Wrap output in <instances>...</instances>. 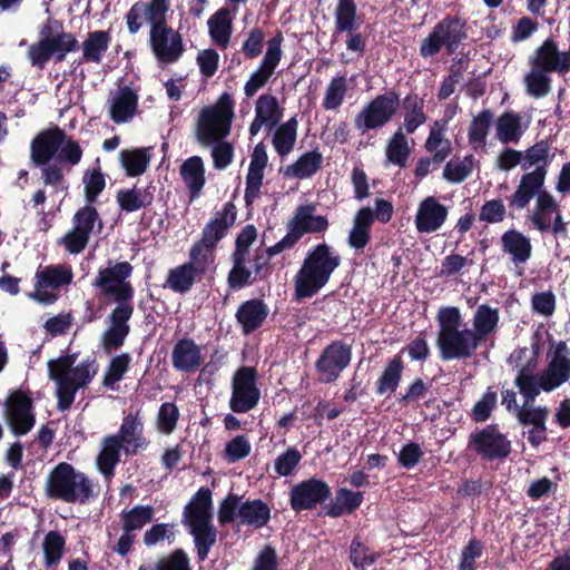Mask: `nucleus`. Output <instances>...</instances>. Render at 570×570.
Listing matches in <instances>:
<instances>
[{
	"instance_id": "obj_2",
	"label": "nucleus",
	"mask_w": 570,
	"mask_h": 570,
	"mask_svg": "<svg viewBox=\"0 0 570 570\" xmlns=\"http://www.w3.org/2000/svg\"><path fill=\"white\" fill-rule=\"evenodd\" d=\"M144 436V424L139 412L127 414L117 434L106 436L96 463L105 478L114 475V469L120 460V453L136 454L148 446Z\"/></svg>"
},
{
	"instance_id": "obj_32",
	"label": "nucleus",
	"mask_w": 570,
	"mask_h": 570,
	"mask_svg": "<svg viewBox=\"0 0 570 570\" xmlns=\"http://www.w3.org/2000/svg\"><path fill=\"white\" fill-rule=\"evenodd\" d=\"M138 95L129 87L119 89L110 106V118L116 124L127 122L137 110Z\"/></svg>"
},
{
	"instance_id": "obj_44",
	"label": "nucleus",
	"mask_w": 570,
	"mask_h": 570,
	"mask_svg": "<svg viewBox=\"0 0 570 570\" xmlns=\"http://www.w3.org/2000/svg\"><path fill=\"white\" fill-rule=\"evenodd\" d=\"M297 126L298 122L294 116L275 130L272 142L279 156L284 157L293 150L297 138Z\"/></svg>"
},
{
	"instance_id": "obj_9",
	"label": "nucleus",
	"mask_w": 570,
	"mask_h": 570,
	"mask_svg": "<svg viewBox=\"0 0 570 570\" xmlns=\"http://www.w3.org/2000/svg\"><path fill=\"white\" fill-rule=\"evenodd\" d=\"M468 39L466 20L446 14L422 39L420 56L424 59L433 58L444 48L448 56L454 55L459 47Z\"/></svg>"
},
{
	"instance_id": "obj_30",
	"label": "nucleus",
	"mask_w": 570,
	"mask_h": 570,
	"mask_svg": "<svg viewBox=\"0 0 570 570\" xmlns=\"http://www.w3.org/2000/svg\"><path fill=\"white\" fill-rule=\"evenodd\" d=\"M212 40L222 49L228 47L233 33V17L228 8L218 9L207 21Z\"/></svg>"
},
{
	"instance_id": "obj_35",
	"label": "nucleus",
	"mask_w": 570,
	"mask_h": 570,
	"mask_svg": "<svg viewBox=\"0 0 570 570\" xmlns=\"http://www.w3.org/2000/svg\"><path fill=\"white\" fill-rule=\"evenodd\" d=\"M445 124L436 120L432 125L424 148L433 155L435 165L442 164L452 153L451 141L444 138Z\"/></svg>"
},
{
	"instance_id": "obj_5",
	"label": "nucleus",
	"mask_w": 570,
	"mask_h": 570,
	"mask_svg": "<svg viewBox=\"0 0 570 570\" xmlns=\"http://www.w3.org/2000/svg\"><path fill=\"white\" fill-rule=\"evenodd\" d=\"M50 377L56 382L58 407L65 411L75 401L76 392L87 385L97 372L95 360L51 358L48 362Z\"/></svg>"
},
{
	"instance_id": "obj_43",
	"label": "nucleus",
	"mask_w": 570,
	"mask_h": 570,
	"mask_svg": "<svg viewBox=\"0 0 570 570\" xmlns=\"http://www.w3.org/2000/svg\"><path fill=\"white\" fill-rule=\"evenodd\" d=\"M551 73L543 71L534 66H530L529 72L523 77L525 92L535 99L543 98L551 92Z\"/></svg>"
},
{
	"instance_id": "obj_21",
	"label": "nucleus",
	"mask_w": 570,
	"mask_h": 570,
	"mask_svg": "<svg viewBox=\"0 0 570 570\" xmlns=\"http://www.w3.org/2000/svg\"><path fill=\"white\" fill-rule=\"evenodd\" d=\"M66 140V132L59 126L41 130L31 141V159L37 166H43L59 153Z\"/></svg>"
},
{
	"instance_id": "obj_45",
	"label": "nucleus",
	"mask_w": 570,
	"mask_h": 570,
	"mask_svg": "<svg viewBox=\"0 0 570 570\" xmlns=\"http://www.w3.org/2000/svg\"><path fill=\"white\" fill-rule=\"evenodd\" d=\"M515 385L523 397V402L533 403L542 390L541 375L534 373L532 367H522L517 377Z\"/></svg>"
},
{
	"instance_id": "obj_12",
	"label": "nucleus",
	"mask_w": 570,
	"mask_h": 570,
	"mask_svg": "<svg viewBox=\"0 0 570 570\" xmlns=\"http://www.w3.org/2000/svg\"><path fill=\"white\" fill-rule=\"evenodd\" d=\"M399 107L400 96L396 91L377 95L355 116L354 126L362 134L382 128L392 120Z\"/></svg>"
},
{
	"instance_id": "obj_46",
	"label": "nucleus",
	"mask_w": 570,
	"mask_h": 570,
	"mask_svg": "<svg viewBox=\"0 0 570 570\" xmlns=\"http://www.w3.org/2000/svg\"><path fill=\"white\" fill-rule=\"evenodd\" d=\"M240 523L261 528L269 520L268 507L259 500L246 501L239 507Z\"/></svg>"
},
{
	"instance_id": "obj_60",
	"label": "nucleus",
	"mask_w": 570,
	"mask_h": 570,
	"mask_svg": "<svg viewBox=\"0 0 570 570\" xmlns=\"http://www.w3.org/2000/svg\"><path fill=\"white\" fill-rule=\"evenodd\" d=\"M27 57L31 66L40 70H42L49 60L53 58L52 51L45 36H40V39L37 42L29 46Z\"/></svg>"
},
{
	"instance_id": "obj_48",
	"label": "nucleus",
	"mask_w": 570,
	"mask_h": 570,
	"mask_svg": "<svg viewBox=\"0 0 570 570\" xmlns=\"http://www.w3.org/2000/svg\"><path fill=\"white\" fill-rule=\"evenodd\" d=\"M361 492H352L347 489H340L334 501L331 503L327 514L334 518L351 513L362 503Z\"/></svg>"
},
{
	"instance_id": "obj_34",
	"label": "nucleus",
	"mask_w": 570,
	"mask_h": 570,
	"mask_svg": "<svg viewBox=\"0 0 570 570\" xmlns=\"http://www.w3.org/2000/svg\"><path fill=\"white\" fill-rule=\"evenodd\" d=\"M535 196L534 212L529 219L539 232L547 233L550 229L549 217L551 214L559 212V205L554 197L542 188Z\"/></svg>"
},
{
	"instance_id": "obj_61",
	"label": "nucleus",
	"mask_w": 570,
	"mask_h": 570,
	"mask_svg": "<svg viewBox=\"0 0 570 570\" xmlns=\"http://www.w3.org/2000/svg\"><path fill=\"white\" fill-rule=\"evenodd\" d=\"M134 296H127L126 299H114L117 305L109 314L110 325L121 327L125 330H130L128 325V321L131 318L134 314Z\"/></svg>"
},
{
	"instance_id": "obj_47",
	"label": "nucleus",
	"mask_w": 570,
	"mask_h": 570,
	"mask_svg": "<svg viewBox=\"0 0 570 570\" xmlns=\"http://www.w3.org/2000/svg\"><path fill=\"white\" fill-rule=\"evenodd\" d=\"M66 540L57 531H50L46 534L42 542L45 567L55 568L61 561L65 552Z\"/></svg>"
},
{
	"instance_id": "obj_37",
	"label": "nucleus",
	"mask_w": 570,
	"mask_h": 570,
	"mask_svg": "<svg viewBox=\"0 0 570 570\" xmlns=\"http://www.w3.org/2000/svg\"><path fill=\"white\" fill-rule=\"evenodd\" d=\"M493 119L494 114L491 109H483L472 118L468 129V140L475 151L484 148Z\"/></svg>"
},
{
	"instance_id": "obj_36",
	"label": "nucleus",
	"mask_w": 570,
	"mask_h": 570,
	"mask_svg": "<svg viewBox=\"0 0 570 570\" xmlns=\"http://www.w3.org/2000/svg\"><path fill=\"white\" fill-rule=\"evenodd\" d=\"M111 35L108 30H96L87 35L82 42V59L86 62L100 63L109 48Z\"/></svg>"
},
{
	"instance_id": "obj_33",
	"label": "nucleus",
	"mask_w": 570,
	"mask_h": 570,
	"mask_svg": "<svg viewBox=\"0 0 570 570\" xmlns=\"http://www.w3.org/2000/svg\"><path fill=\"white\" fill-rule=\"evenodd\" d=\"M502 249L511 255L514 264H523L532 253L530 239L517 229H509L501 236Z\"/></svg>"
},
{
	"instance_id": "obj_19",
	"label": "nucleus",
	"mask_w": 570,
	"mask_h": 570,
	"mask_svg": "<svg viewBox=\"0 0 570 570\" xmlns=\"http://www.w3.org/2000/svg\"><path fill=\"white\" fill-rule=\"evenodd\" d=\"M499 321L500 313L497 307L481 304L475 309L471 330L480 345L485 348L480 356H488V350L494 346Z\"/></svg>"
},
{
	"instance_id": "obj_63",
	"label": "nucleus",
	"mask_w": 570,
	"mask_h": 570,
	"mask_svg": "<svg viewBox=\"0 0 570 570\" xmlns=\"http://www.w3.org/2000/svg\"><path fill=\"white\" fill-rule=\"evenodd\" d=\"M179 417L178 407L170 402L161 404L157 415V430L164 434H170L177 425Z\"/></svg>"
},
{
	"instance_id": "obj_42",
	"label": "nucleus",
	"mask_w": 570,
	"mask_h": 570,
	"mask_svg": "<svg viewBox=\"0 0 570 570\" xmlns=\"http://www.w3.org/2000/svg\"><path fill=\"white\" fill-rule=\"evenodd\" d=\"M542 390L553 391L570 377L569 358H552L549 366L540 374Z\"/></svg>"
},
{
	"instance_id": "obj_41",
	"label": "nucleus",
	"mask_w": 570,
	"mask_h": 570,
	"mask_svg": "<svg viewBox=\"0 0 570 570\" xmlns=\"http://www.w3.org/2000/svg\"><path fill=\"white\" fill-rule=\"evenodd\" d=\"M402 106L405 111V130L407 134H413L428 119L424 112V99L417 94L410 92L403 99Z\"/></svg>"
},
{
	"instance_id": "obj_1",
	"label": "nucleus",
	"mask_w": 570,
	"mask_h": 570,
	"mask_svg": "<svg viewBox=\"0 0 570 570\" xmlns=\"http://www.w3.org/2000/svg\"><path fill=\"white\" fill-rule=\"evenodd\" d=\"M341 263L340 253L325 242L308 248L294 277L296 299L316 295L330 282Z\"/></svg>"
},
{
	"instance_id": "obj_22",
	"label": "nucleus",
	"mask_w": 570,
	"mask_h": 570,
	"mask_svg": "<svg viewBox=\"0 0 570 570\" xmlns=\"http://www.w3.org/2000/svg\"><path fill=\"white\" fill-rule=\"evenodd\" d=\"M237 218V208L233 202L224 204L216 210L213 217L205 224L200 242L216 249L218 243L227 235Z\"/></svg>"
},
{
	"instance_id": "obj_14",
	"label": "nucleus",
	"mask_w": 570,
	"mask_h": 570,
	"mask_svg": "<svg viewBox=\"0 0 570 570\" xmlns=\"http://www.w3.org/2000/svg\"><path fill=\"white\" fill-rule=\"evenodd\" d=\"M35 291L29 297L43 305H51L58 299V294L49 292L48 288L59 289L72 282L70 267L62 265H49L38 269L35 275Z\"/></svg>"
},
{
	"instance_id": "obj_23",
	"label": "nucleus",
	"mask_w": 570,
	"mask_h": 570,
	"mask_svg": "<svg viewBox=\"0 0 570 570\" xmlns=\"http://www.w3.org/2000/svg\"><path fill=\"white\" fill-rule=\"evenodd\" d=\"M449 208L434 196H428L419 204L415 214V228L421 234H431L439 230L445 223Z\"/></svg>"
},
{
	"instance_id": "obj_15",
	"label": "nucleus",
	"mask_w": 570,
	"mask_h": 570,
	"mask_svg": "<svg viewBox=\"0 0 570 570\" xmlns=\"http://www.w3.org/2000/svg\"><path fill=\"white\" fill-rule=\"evenodd\" d=\"M284 36L281 30H277L273 38L267 41V50L262 59L259 67L250 75V78L244 86L246 97L250 98L263 88L269 78L274 75L277 66L279 65L283 56L282 43Z\"/></svg>"
},
{
	"instance_id": "obj_31",
	"label": "nucleus",
	"mask_w": 570,
	"mask_h": 570,
	"mask_svg": "<svg viewBox=\"0 0 570 570\" xmlns=\"http://www.w3.org/2000/svg\"><path fill=\"white\" fill-rule=\"evenodd\" d=\"M180 176L189 190L190 200L198 198L206 183L202 158L193 156L186 159L180 166Z\"/></svg>"
},
{
	"instance_id": "obj_39",
	"label": "nucleus",
	"mask_w": 570,
	"mask_h": 570,
	"mask_svg": "<svg viewBox=\"0 0 570 570\" xmlns=\"http://www.w3.org/2000/svg\"><path fill=\"white\" fill-rule=\"evenodd\" d=\"M202 277L195 272L191 264H181L169 269L164 288H170L175 293L184 294L191 289L195 282Z\"/></svg>"
},
{
	"instance_id": "obj_6",
	"label": "nucleus",
	"mask_w": 570,
	"mask_h": 570,
	"mask_svg": "<svg viewBox=\"0 0 570 570\" xmlns=\"http://www.w3.org/2000/svg\"><path fill=\"white\" fill-rule=\"evenodd\" d=\"M46 494L66 503H85L98 494L97 483L71 464L61 462L48 474Z\"/></svg>"
},
{
	"instance_id": "obj_27",
	"label": "nucleus",
	"mask_w": 570,
	"mask_h": 570,
	"mask_svg": "<svg viewBox=\"0 0 570 570\" xmlns=\"http://www.w3.org/2000/svg\"><path fill=\"white\" fill-rule=\"evenodd\" d=\"M169 10V0L136 1L125 14L128 32L136 35L141 30L144 16H167Z\"/></svg>"
},
{
	"instance_id": "obj_8",
	"label": "nucleus",
	"mask_w": 570,
	"mask_h": 570,
	"mask_svg": "<svg viewBox=\"0 0 570 570\" xmlns=\"http://www.w3.org/2000/svg\"><path fill=\"white\" fill-rule=\"evenodd\" d=\"M184 522L194 537L197 554L205 560L216 543L217 532L212 523V500L209 490H199L185 508Z\"/></svg>"
},
{
	"instance_id": "obj_50",
	"label": "nucleus",
	"mask_w": 570,
	"mask_h": 570,
	"mask_svg": "<svg viewBox=\"0 0 570 570\" xmlns=\"http://www.w3.org/2000/svg\"><path fill=\"white\" fill-rule=\"evenodd\" d=\"M335 32L342 33L357 29V6L354 0H338L334 12Z\"/></svg>"
},
{
	"instance_id": "obj_53",
	"label": "nucleus",
	"mask_w": 570,
	"mask_h": 570,
	"mask_svg": "<svg viewBox=\"0 0 570 570\" xmlns=\"http://www.w3.org/2000/svg\"><path fill=\"white\" fill-rule=\"evenodd\" d=\"M96 223L99 224V229L102 227L101 219L99 217V213L92 204H86L80 207L72 217L73 228L78 232H82L88 236L94 232Z\"/></svg>"
},
{
	"instance_id": "obj_4",
	"label": "nucleus",
	"mask_w": 570,
	"mask_h": 570,
	"mask_svg": "<svg viewBox=\"0 0 570 570\" xmlns=\"http://www.w3.org/2000/svg\"><path fill=\"white\" fill-rule=\"evenodd\" d=\"M551 144L548 139L537 141L523 153L522 168L528 169L537 165L535 169L521 176L515 191L508 197L511 210H522L544 186L547 167L551 160Z\"/></svg>"
},
{
	"instance_id": "obj_54",
	"label": "nucleus",
	"mask_w": 570,
	"mask_h": 570,
	"mask_svg": "<svg viewBox=\"0 0 570 570\" xmlns=\"http://www.w3.org/2000/svg\"><path fill=\"white\" fill-rule=\"evenodd\" d=\"M154 517V509L150 505H136L128 512L122 513L124 531L131 532L141 529L149 523Z\"/></svg>"
},
{
	"instance_id": "obj_17",
	"label": "nucleus",
	"mask_w": 570,
	"mask_h": 570,
	"mask_svg": "<svg viewBox=\"0 0 570 570\" xmlns=\"http://www.w3.org/2000/svg\"><path fill=\"white\" fill-rule=\"evenodd\" d=\"M529 66H534L549 73L557 72L564 76L570 71V49L560 51L557 41L549 37L529 58Z\"/></svg>"
},
{
	"instance_id": "obj_11",
	"label": "nucleus",
	"mask_w": 570,
	"mask_h": 570,
	"mask_svg": "<svg viewBox=\"0 0 570 570\" xmlns=\"http://www.w3.org/2000/svg\"><path fill=\"white\" fill-rule=\"evenodd\" d=\"M149 24V46L160 65L176 63L185 52L183 36L167 23V16H144Z\"/></svg>"
},
{
	"instance_id": "obj_20",
	"label": "nucleus",
	"mask_w": 570,
	"mask_h": 570,
	"mask_svg": "<svg viewBox=\"0 0 570 570\" xmlns=\"http://www.w3.org/2000/svg\"><path fill=\"white\" fill-rule=\"evenodd\" d=\"M39 35L47 38L56 62L63 61L68 53L77 51L80 47L76 36L66 32L62 22L55 18L46 20Z\"/></svg>"
},
{
	"instance_id": "obj_3",
	"label": "nucleus",
	"mask_w": 570,
	"mask_h": 570,
	"mask_svg": "<svg viewBox=\"0 0 570 570\" xmlns=\"http://www.w3.org/2000/svg\"><path fill=\"white\" fill-rule=\"evenodd\" d=\"M436 347L441 356H473L482 346L463 323L461 311L456 306H442L436 316Z\"/></svg>"
},
{
	"instance_id": "obj_58",
	"label": "nucleus",
	"mask_w": 570,
	"mask_h": 570,
	"mask_svg": "<svg viewBox=\"0 0 570 570\" xmlns=\"http://www.w3.org/2000/svg\"><path fill=\"white\" fill-rule=\"evenodd\" d=\"M403 366L399 358L392 360L377 382V393L385 394L393 392L400 382Z\"/></svg>"
},
{
	"instance_id": "obj_13",
	"label": "nucleus",
	"mask_w": 570,
	"mask_h": 570,
	"mask_svg": "<svg viewBox=\"0 0 570 570\" xmlns=\"http://www.w3.org/2000/svg\"><path fill=\"white\" fill-rule=\"evenodd\" d=\"M134 266L129 262H109L107 267L98 269L91 285L112 299H126L127 296L135 294L134 286L128 281Z\"/></svg>"
},
{
	"instance_id": "obj_10",
	"label": "nucleus",
	"mask_w": 570,
	"mask_h": 570,
	"mask_svg": "<svg viewBox=\"0 0 570 570\" xmlns=\"http://www.w3.org/2000/svg\"><path fill=\"white\" fill-rule=\"evenodd\" d=\"M316 205L308 203L295 208L294 215L287 222V234L276 244L267 248L269 257L293 248L306 234L324 233L330 223L326 216L315 215Z\"/></svg>"
},
{
	"instance_id": "obj_29",
	"label": "nucleus",
	"mask_w": 570,
	"mask_h": 570,
	"mask_svg": "<svg viewBox=\"0 0 570 570\" xmlns=\"http://www.w3.org/2000/svg\"><path fill=\"white\" fill-rule=\"evenodd\" d=\"M154 186L120 189L117 191V203L122 212L134 213L149 207L154 202Z\"/></svg>"
},
{
	"instance_id": "obj_16",
	"label": "nucleus",
	"mask_w": 570,
	"mask_h": 570,
	"mask_svg": "<svg viewBox=\"0 0 570 570\" xmlns=\"http://www.w3.org/2000/svg\"><path fill=\"white\" fill-rule=\"evenodd\" d=\"M261 397L256 386V370L253 367L239 368L233 377V392L230 409L237 413H246L254 409Z\"/></svg>"
},
{
	"instance_id": "obj_52",
	"label": "nucleus",
	"mask_w": 570,
	"mask_h": 570,
	"mask_svg": "<svg viewBox=\"0 0 570 570\" xmlns=\"http://www.w3.org/2000/svg\"><path fill=\"white\" fill-rule=\"evenodd\" d=\"M215 262V248L202 243L195 242L189 249V261L195 272L202 277Z\"/></svg>"
},
{
	"instance_id": "obj_7",
	"label": "nucleus",
	"mask_w": 570,
	"mask_h": 570,
	"mask_svg": "<svg viewBox=\"0 0 570 570\" xmlns=\"http://www.w3.org/2000/svg\"><path fill=\"white\" fill-rule=\"evenodd\" d=\"M233 118L234 100L225 92L215 105L200 109L195 126L197 141L208 147L224 140L230 134Z\"/></svg>"
},
{
	"instance_id": "obj_25",
	"label": "nucleus",
	"mask_w": 570,
	"mask_h": 570,
	"mask_svg": "<svg viewBox=\"0 0 570 570\" xmlns=\"http://www.w3.org/2000/svg\"><path fill=\"white\" fill-rule=\"evenodd\" d=\"M330 493V487L324 481L309 479L293 487L291 505L295 511L312 509L327 499Z\"/></svg>"
},
{
	"instance_id": "obj_24",
	"label": "nucleus",
	"mask_w": 570,
	"mask_h": 570,
	"mask_svg": "<svg viewBox=\"0 0 570 570\" xmlns=\"http://www.w3.org/2000/svg\"><path fill=\"white\" fill-rule=\"evenodd\" d=\"M470 443L480 455L490 460L507 456L511 448L510 441L493 426L471 434Z\"/></svg>"
},
{
	"instance_id": "obj_49",
	"label": "nucleus",
	"mask_w": 570,
	"mask_h": 570,
	"mask_svg": "<svg viewBox=\"0 0 570 570\" xmlns=\"http://www.w3.org/2000/svg\"><path fill=\"white\" fill-rule=\"evenodd\" d=\"M410 154L406 136L402 132V128H399L387 144L386 158L391 164L404 168Z\"/></svg>"
},
{
	"instance_id": "obj_62",
	"label": "nucleus",
	"mask_w": 570,
	"mask_h": 570,
	"mask_svg": "<svg viewBox=\"0 0 570 570\" xmlns=\"http://www.w3.org/2000/svg\"><path fill=\"white\" fill-rule=\"evenodd\" d=\"M139 570H190L189 560L183 550L160 559L155 566H141Z\"/></svg>"
},
{
	"instance_id": "obj_59",
	"label": "nucleus",
	"mask_w": 570,
	"mask_h": 570,
	"mask_svg": "<svg viewBox=\"0 0 570 570\" xmlns=\"http://www.w3.org/2000/svg\"><path fill=\"white\" fill-rule=\"evenodd\" d=\"M472 159L473 156L470 155L464 160L448 161L443 169V178L452 184L464 181L472 171Z\"/></svg>"
},
{
	"instance_id": "obj_51",
	"label": "nucleus",
	"mask_w": 570,
	"mask_h": 570,
	"mask_svg": "<svg viewBox=\"0 0 570 570\" xmlns=\"http://www.w3.org/2000/svg\"><path fill=\"white\" fill-rule=\"evenodd\" d=\"M119 156L121 166L129 177L142 175L149 165V156L145 149H122Z\"/></svg>"
},
{
	"instance_id": "obj_56",
	"label": "nucleus",
	"mask_w": 570,
	"mask_h": 570,
	"mask_svg": "<svg viewBox=\"0 0 570 570\" xmlns=\"http://www.w3.org/2000/svg\"><path fill=\"white\" fill-rule=\"evenodd\" d=\"M549 415L546 406H533L532 403H525L518 409V421L523 425H532L543 428Z\"/></svg>"
},
{
	"instance_id": "obj_64",
	"label": "nucleus",
	"mask_w": 570,
	"mask_h": 570,
	"mask_svg": "<svg viewBox=\"0 0 570 570\" xmlns=\"http://www.w3.org/2000/svg\"><path fill=\"white\" fill-rule=\"evenodd\" d=\"M302 460L299 451L289 448L285 453L278 455L274 462V470L279 476L291 475Z\"/></svg>"
},
{
	"instance_id": "obj_40",
	"label": "nucleus",
	"mask_w": 570,
	"mask_h": 570,
	"mask_svg": "<svg viewBox=\"0 0 570 570\" xmlns=\"http://www.w3.org/2000/svg\"><path fill=\"white\" fill-rule=\"evenodd\" d=\"M497 137L502 144H517L523 135L521 116L512 110L504 111L495 122Z\"/></svg>"
},
{
	"instance_id": "obj_26",
	"label": "nucleus",
	"mask_w": 570,
	"mask_h": 570,
	"mask_svg": "<svg viewBox=\"0 0 570 570\" xmlns=\"http://www.w3.org/2000/svg\"><path fill=\"white\" fill-rule=\"evenodd\" d=\"M283 109L278 100L271 94H263L255 104V117L249 125L248 131L252 137L256 136L263 126L268 130L273 129L282 119Z\"/></svg>"
},
{
	"instance_id": "obj_55",
	"label": "nucleus",
	"mask_w": 570,
	"mask_h": 570,
	"mask_svg": "<svg viewBox=\"0 0 570 570\" xmlns=\"http://www.w3.org/2000/svg\"><path fill=\"white\" fill-rule=\"evenodd\" d=\"M85 199L88 204L97 202L98 196L106 187V178L100 167L87 170L83 174Z\"/></svg>"
},
{
	"instance_id": "obj_57",
	"label": "nucleus",
	"mask_w": 570,
	"mask_h": 570,
	"mask_svg": "<svg viewBox=\"0 0 570 570\" xmlns=\"http://www.w3.org/2000/svg\"><path fill=\"white\" fill-rule=\"evenodd\" d=\"M347 87L345 77H336L331 80L328 83L325 97L323 100V108L325 110H335L337 109L345 97Z\"/></svg>"
},
{
	"instance_id": "obj_38",
	"label": "nucleus",
	"mask_w": 570,
	"mask_h": 570,
	"mask_svg": "<svg viewBox=\"0 0 570 570\" xmlns=\"http://www.w3.org/2000/svg\"><path fill=\"white\" fill-rule=\"evenodd\" d=\"M323 165V155L318 149L306 151L285 170V176L305 179L315 175Z\"/></svg>"
},
{
	"instance_id": "obj_18",
	"label": "nucleus",
	"mask_w": 570,
	"mask_h": 570,
	"mask_svg": "<svg viewBox=\"0 0 570 570\" xmlns=\"http://www.w3.org/2000/svg\"><path fill=\"white\" fill-rule=\"evenodd\" d=\"M32 401L21 391L12 392L6 401V420L17 435L27 434L35 425Z\"/></svg>"
},
{
	"instance_id": "obj_28",
	"label": "nucleus",
	"mask_w": 570,
	"mask_h": 570,
	"mask_svg": "<svg viewBox=\"0 0 570 570\" xmlns=\"http://www.w3.org/2000/svg\"><path fill=\"white\" fill-rule=\"evenodd\" d=\"M269 313L268 306L261 298H252L243 302L235 314L244 334L257 331Z\"/></svg>"
}]
</instances>
